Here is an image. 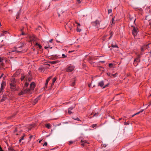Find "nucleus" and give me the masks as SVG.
<instances>
[{"label":"nucleus","mask_w":151,"mask_h":151,"mask_svg":"<svg viewBox=\"0 0 151 151\" xmlns=\"http://www.w3.org/2000/svg\"><path fill=\"white\" fill-rule=\"evenodd\" d=\"M62 56L63 58H65L66 57V56L64 54H63Z\"/></svg>","instance_id":"obj_37"},{"label":"nucleus","mask_w":151,"mask_h":151,"mask_svg":"<svg viewBox=\"0 0 151 151\" xmlns=\"http://www.w3.org/2000/svg\"><path fill=\"white\" fill-rule=\"evenodd\" d=\"M23 94H24V93L23 91H22L20 92L19 93V95L20 96L23 95Z\"/></svg>","instance_id":"obj_23"},{"label":"nucleus","mask_w":151,"mask_h":151,"mask_svg":"<svg viewBox=\"0 0 151 151\" xmlns=\"http://www.w3.org/2000/svg\"><path fill=\"white\" fill-rule=\"evenodd\" d=\"M151 105V102H150L149 103L148 106H149L150 105Z\"/></svg>","instance_id":"obj_52"},{"label":"nucleus","mask_w":151,"mask_h":151,"mask_svg":"<svg viewBox=\"0 0 151 151\" xmlns=\"http://www.w3.org/2000/svg\"><path fill=\"white\" fill-rule=\"evenodd\" d=\"M68 113L69 114H70L72 113V112L70 110H68Z\"/></svg>","instance_id":"obj_32"},{"label":"nucleus","mask_w":151,"mask_h":151,"mask_svg":"<svg viewBox=\"0 0 151 151\" xmlns=\"http://www.w3.org/2000/svg\"><path fill=\"white\" fill-rule=\"evenodd\" d=\"M9 151H15L12 147H9L8 148Z\"/></svg>","instance_id":"obj_16"},{"label":"nucleus","mask_w":151,"mask_h":151,"mask_svg":"<svg viewBox=\"0 0 151 151\" xmlns=\"http://www.w3.org/2000/svg\"><path fill=\"white\" fill-rule=\"evenodd\" d=\"M70 142V144H72V143H73V142H72V141H70V142Z\"/></svg>","instance_id":"obj_58"},{"label":"nucleus","mask_w":151,"mask_h":151,"mask_svg":"<svg viewBox=\"0 0 151 151\" xmlns=\"http://www.w3.org/2000/svg\"><path fill=\"white\" fill-rule=\"evenodd\" d=\"M35 83L34 82H32L30 85V89L31 90H33L35 87Z\"/></svg>","instance_id":"obj_8"},{"label":"nucleus","mask_w":151,"mask_h":151,"mask_svg":"<svg viewBox=\"0 0 151 151\" xmlns=\"http://www.w3.org/2000/svg\"><path fill=\"white\" fill-rule=\"evenodd\" d=\"M150 44H148L147 45H144L141 48V51H143L146 48V47H147Z\"/></svg>","instance_id":"obj_11"},{"label":"nucleus","mask_w":151,"mask_h":151,"mask_svg":"<svg viewBox=\"0 0 151 151\" xmlns=\"http://www.w3.org/2000/svg\"><path fill=\"white\" fill-rule=\"evenodd\" d=\"M108 85L109 84H106V85H105V86H104L103 87V88H105L106 87H107L108 86Z\"/></svg>","instance_id":"obj_38"},{"label":"nucleus","mask_w":151,"mask_h":151,"mask_svg":"<svg viewBox=\"0 0 151 151\" xmlns=\"http://www.w3.org/2000/svg\"><path fill=\"white\" fill-rule=\"evenodd\" d=\"M59 62V61L58 60H56L52 61H50L49 62V63L52 64H56Z\"/></svg>","instance_id":"obj_12"},{"label":"nucleus","mask_w":151,"mask_h":151,"mask_svg":"<svg viewBox=\"0 0 151 151\" xmlns=\"http://www.w3.org/2000/svg\"><path fill=\"white\" fill-rule=\"evenodd\" d=\"M104 85V82L103 81H101L98 83V86L102 87Z\"/></svg>","instance_id":"obj_9"},{"label":"nucleus","mask_w":151,"mask_h":151,"mask_svg":"<svg viewBox=\"0 0 151 151\" xmlns=\"http://www.w3.org/2000/svg\"><path fill=\"white\" fill-rule=\"evenodd\" d=\"M16 52H18V53H19V52H21V51H17V50H16Z\"/></svg>","instance_id":"obj_54"},{"label":"nucleus","mask_w":151,"mask_h":151,"mask_svg":"<svg viewBox=\"0 0 151 151\" xmlns=\"http://www.w3.org/2000/svg\"><path fill=\"white\" fill-rule=\"evenodd\" d=\"M143 111H144V109H142V110H141V111H140L139 112H140V113L143 112Z\"/></svg>","instance_id":"obj_46"},{"label":"nucleus","mask_w":151,"mask_h":151,"mask_svg":"<svg viewBox=\"0 0 151 151\" xmlns=\"http://www.w3.org/2000/svg\"><path fill=\"white\" fill-rule=\"evenodd\" d=\"M75 84V80H74V81H73V82H72V83L71 84V86H73Z\"/></svg>","instance_id":"obj_24"},{"label":"nucleus","mask_w":151,"mask_h":151,"mask_svg":"<svg viewBox=\"0 0 151 151\" xmlns=\"http://www.w3.org/2000/svg\"><path fill=\"white\" fill-rule=\"evenodd\" d=\"M112 12V10L111 9H109L108 10V14H109Z\"/></svg>","instance_id":"obj_22"},{"label":"nucleus","mask_w":151,"mask_h":151,"mask_svg":"<svg viewBox=\"0 0 151 151\" xmlns=\"http://www.w3.org/2000/svg\"><path fill=\"white\" fill-rule=\"evenodd\" d=\"M3 74H2L1 76H0V79L2 77Z\"/></svg>","instance_id":"obj_60"},{"label":"nucleus","mask_w":151,"mask_h":151,"mask_svg":"<svg viewBox=\"0 0 151 151\" xmlns=\"http://www.w3.org/2000/svg\"><path fill=\"white\" fill-rule=\"evenodd\" d=\"M24 79H26V80L27 79V77L26 78L25 77V76H23V77H22L21 78V80L22 81Z\"/></svg>","instance_id":"obj_19"},{"label":"nucleus","mask_w":151,"mask_h":151,"mask_svg":"<svg viewBox=\"0 0 151 151\" xmlns=\"http://www.w3.org/2000/svg\"><path fill=\"white\" fill-rule=\"evenodd\" d=\"M3 59L0 57V68H2V67L4 65V63L3 62Z\"/></svg>","instance_id":"obj_7"},{"label":"nucleus","mask_w":151,"mask_h":151,"mask_svg":"<svg viewBox=\"0 0 151 151\" xmlns=\"http://www.w3.org/2000/svg\"><path fill=\"white\" fill-rule=\"evenodd\" d=\"M16 81L14 78H12V79L11 83H10L11 88L14 89L15 88L16 86Z\"/></svg>","instance_id":"obj_1"},{"label":"nucleus","mask_w":151,"mask_h":151,"mask_svg":"<svg viewBox=\"0 0 151 151\" xmlns=\"http://www.w3.org/2000/svg\"><path fill=\"white\" fill-rule=\"evenodd\" d=\"M92 83H91L90 84H89L88 86L89 87H91V85Z\"/></svg>","instance_id":"obj_45"},{"label":"nucleus","mask_w":151,"mask_h":151,"mask_svg":"<svg viewBox=\"0 0 151 151\" xmlns=\"http://www.w3.org/2000/svg\"><path fill=\"white\" fill-rule=\"evenodd\" d=\"M17 128H16V129H15V130H14V132H17Z\"/></svg>","instance_id":"obj_56"},{"label":"nucleus","mask_w":151,"mask_h":151,"mask_svg":"<svg viewBox=\"0 0 151 151\" xmlns=\"http://www.w3.org/2000/svg\"><path fill=\"white\" fill-rule=\"evenodd\" d=\"M113 65V64L112 63H110L109 64V66L110 68Z\"/></svg>","instance_id":"obj_33"},{"label":"nucleus","mask_w":151,"mask_h":151,"mask_svg":"<svg viewBox=\"0 0 151 151\" xmlns=\"http://www.w3.org/2000/svg\"><path fill=\"white\" fill-rule=\"evenodd\" d=\"M60 9H58V13L59 16H60V14H59V11H60Z\"/></svg>","instance_id":"obj_41"},{"label":"nucleus","mask_w":151,"mask_h":151,"mask_svg":"<svg viewBox=\"0 0 151 151\" xmlns=\"http://www.w3.org/2000/svg\"><path fill=\"white\" fill-rule=\"evenodd\" d=\"M30 90L29 89H26L23 91L24 94H25L28 93L29 91Z\"/></svg>","instance_id":"obj_14"},{"label":"nucleus","mask_w":151,"mask_h":151,"mask_svg":"<svg viewBox=\"0 0 151 151\" xmlns=\"http://www.w3.org/2000/svg\"><path fill=\"white\" fill-rule=\"evenodd\" d=\"M35 45L36 46H38V47L40 49H41V46L39 45L38 43H36L35 44Z\"/></svg>","instance_id":"obj_17"},{"label":"nucleus","mask_w":151,"mask_h":151,"mask_svg":"<svg viewBox=\"0 0 151 151\" xmlns=\"http://www.w3.org/2000/svg\"><path fill=\"white\" fill-rule=\"evenodd\" d=\"M53 40L52 39H51L50 40L49 42H52Z\"/></svg>","instance_id":"obj_50"},{"label":"nucleus","mask_w":151,"mask_h":151,"mask_svg":"<svg viewBox=\"0 0 151 151\" xmlns=\"http://www.w3.org/2000/svg\"><path fill=\"white\" fill-rule=\"evenodd\" d=\"M81 142L82 143L81 145H82L84 146L85 144H87V142L86 140H81Z\"/></svg>","instance_id":"obj_10"},{"label":"nucleus","mask_w":151,"mask_h":151,"mask_svg":"<svg viewBox=\"0 0 151 151\" xmlns=\"http://www.w3.org/2000/svg\"><path fill=\"white\" fill-rule=\"evenodd\" d=\"M140 55H138L136 59H135L134 60V64H136V62H138L140 61L139 58H140Z\"/></svg>","instance_id":"obj_6"},{"label":"nucleus","mask_w":151,"mask_h":151,"mask_svg":"<svg viewBox=\"0 0 151 151\" xmlns=\"http://www.w3.org/2000/svg\"><path fill=\"white\" fill-rule=\"evenodd\" d=\"M137 30L136 28L135 27H134L133 30H132V34L134 36H135L137 34Z\"/></svg>","instance_id":"obj_4"},{"label":"nucleus","mask_w":151,"mask_h":151,"mask_svg":"<svg viewBox=\"0 0 151 151\" xmlns=\"http://www.w3.org/2000/svg\"><path fill=\"white\" fill-rule=\"evenodd\" d=\"M4 83H2L1 85V87L0 89V93H1L2 92V90L4 89V87L3 86Z\"/></svg>","instance_id":"obj_13"},{"label":"nucleus","mask_w":151,"mask_h":151,"mask_svg":"<svg viewBox=\"0 0 151 151\" xmlns=\"http://www.w3.org/2000/svg\"><path fill=\"white\" fill-rule=\"evenodd\" d=\"M77 1L78 4H80L81 3L80 0H77Z\"/></svg>","instance_id":"obj_40"},{"label":"nucleus","mask_w":151,"mask_h":151,"mask_svg":"<svg viewBox=\"0 0 151 151\" xmlns=\"http://www.w3.org/2000/svg\"><path fill=\"white\" fill-rule=\"evenodd\" d=\"M148 16H147L146 17V19H148Z\"/></svg>","instance_id":"obj_61"},{"label":"nucleus","mask_w":151,"mask_h":151,"mask_svg":"<svg viewBox=\"0 0 151 151\" xmlns=\"http://www.w3.org/2000/svg\"><path fill=\"white\" fill-rule=\"evenodd\" d=\"M7 33H8V32L6 31H3L2 33L1 34V35H0V36H3L5 34H6Z\"/></svg>","instance_id":"obj_15"},{"label":"nucleus","mask_w":151,"mask_h":151,"mask_svg":"<svg viewBox=\"0 0 151 151\" xmlns=\"http://www.w3.org/2000/svg\"><path fill=\"white\" fill-rule=\"evenodd\" d=\"M75 68L73 65L71 64L68 65L67 66L66 70L68 72H71L74 70Z\"/></svg>","instance_id":"obj_2"},{"label":"nucleus","mask_w":151,"mask_h":151,"mask_svg":"<svg viewBox=\"0 0 151 151\" xmlns=\"http://www.w3.org/2000/svg\"><path fill=\"white\" fill-rule=\"evenodd\" d=\"M135 115H135V114H134V115H132V117H134V116H135Z\"/></svg>","instance_id":"obj_57"},{"label":"nucleus","mask_w":151,"mask_h":151,"mask_svg":"<svg viewBox=\"0 0 151 151\" xmlns=\"http://www.w3.org/2000/svg\"><path fill=\"white\" fill-rule=\"evenodd\" d=\"M44 48H45V49H47V48H48V47H46V46H45V47Z\"/></svg>","instance_id":"obj_59"},{"label":"nucleus","mask_w":151,"mask_h":151,"mask_svg":"<svg viewBox=\"0 0 151 151\" xmlns=\"http://www.w3.org/2000/svg\"><path fill=\"white\" fill-rule=\"evenodd\" d=\"M77 26H80V24L79 23H77Z\"/></svg>","instance_id":"obj_47"},{"label":"nucleus","mask_w":151,"mask_h":151,"mask_svg":"<svg viewBox=\"0 0 151 151\" xmlns=\"http://www.w3.org/2000/svg\"><path fill=\"white\" fill-rule=\"evenodd\" d=\"M74 108V107L73 106L70 107L68 109V110H70L71 111L72 110L73 108Z\"/></svg>","instance_id":"obj_28"},{"label":"nucleus","mask_w":151,"mask_h":151,"mask_svg":"<svg viewBox=\"0 0 151 151\" xmlns=\"http://www.w3.org/2000/svg\"><path fill=\"white\" fill-rule=\"evenodd\" d=\"M77 32H80L81 31V29H79V28L78 27L77 29Z\"/></svg>","instance_id":"obj_26"},{"label":"nucleus","mask_w":151,"mask_h":151,"mask_svg":"<svg viewBox=\"0 0 151 151\" xmlns=\"http://www.w3.org/2000/svg\"><path fill=\"white\" fill-rule=\"evenodd\" d=\"M117 74V73H116L114 74H112L111 76H112L113 77H115L116 76V75Z\"/></svg>","instance_id":"obj_31"},{"label":"nucleus","mask_w":151,"mask_h":151,"mask_svg":"<svg viewBox=\"0 0 151 151\" xmlns=\"http://www.w3.org/2000/svg\"><path fill=\"white\" fill-rule=\"evenodd\" d=\"M31 80V79H29V78L28 79V81H30Z\"/></svg>","instance_id":"obj_62"},{"label":"nucleus","mask_w":151,"mask_h":151,"mask_svg":"<svg viewBox=\"0 0 151 151\" xmlns=\"http://www.w3.org/2000/svg\"><path fill=\"white\" fill-rule=\"evenodd\" d=\"M24 138V136L22 137V138L19 140V142H21V141Z\"/></svg>","instance_id":"obj_30"},{"label":"nucleus","mask_w":151,"mask_h":151,"mask_svg":"<svg viewBox=\"0 0 151 151\" xmlns=\"http://www.w3.org/2000/svg\"><path fill=\"white\" fill-rule=\"evenodd\" d=\"M40 95L38 96L36 99H35L34 100V102L33 103V104L34 105H35L36 104L37 101H38L40 99Z\"/></svg>","instance_id":"obj_5"},{"label":"nucleus","mask_w":151,"mask_h":151,"mask_svg":"<svg viewBox=\"0 0 151 151\" xmlns=\"http://www.w3.org/2000/svg\"><path fill=\"white\" fill-rule=\"evenodd\" d=\"M48 81H46V82L45 83V88H47V84L48 83Z\"/></svg>","instance_id":"obj_20"},{"label":"nucleus","mask_w":151,"mask_h":151,"mask_svg":"<svg viewBox=\"0 0 151 151\" xmlns=\"http://www.w3.org/2000/svg\"><path fill=\"white\" fill-rule=\"evenodd\" d=\"M45 126L48 129H49L50 127V124H46L45 125Z\"/></svg>","instance_id":"obj_18"},{"label":"nucleus","mask_w":151,"mask_h":151,"mask_svg":"<svg viewBox=\"0 0 151 151\" xmlns=\"http://www.w3.org/2000/svg\"><path fill=\"white\" fill-rule=\"evenodd\" d=\"M111 46L112 47H113V48H114V47H117V48H118V47H117V46L116 45H111Z\"/></svg>","instance_id":"obj_21"},{"label":"nucleus","mask_w":151,"mask_h":151,"mask_svg":"<svg viewBox=\"0 0 151 151\" xmlns=\"http://www.w3.org/2000/svg\"><path fill=\"white\" fill-rule=\"evenodd\" d=\"M21 31L22 32V33L21 34V35H25V34L23 32L22 29H21Z\"/></svg>","instance_id":"obj_35"},{"label":"nucleus","mask_w":151,"mask_h":151,"mask_svg":"<svg viewBox=\"0 0 151 151\" xmlns=\"http://www.w3.org/2000/svg\"><path fill=\"white\" fill-rule=\"evenodd\" d=\"M140 113V112H138L137 113H136V114H135V115H137V114H139Z\"/></svg>","instance_id":"obj_43"},{"label":"nucleus","mask_w":151,"mask_h":151,"mask_svg":"<svg viewBox=\"0 0 151 151\" xmlns=\"http://www.w3.org/2000/svg\"><path fill=\"white\" fill-rule=\"evenodd\" d=\"M107 74L108 76H111V75L112 74H111L109 73H107Z\"/></svg>","instance_id":"obj_34"},{"label":"nucleus","mask_w":151,"mask_h":151,"mask_svg":"<svg viewBox=\"0 0 151 151\" xmlns=\"http://www.w3.org/2000/svg\"><path fill=\"white\" fill-rule=\"evenodd\" d=\"M97 126V124H93L92 126V127L93 128H94V127H96Z\"/></svg>","instance_id":"obj_29"},{"label":"nucleus","mask_w":151,"mask_h":151,"mask_svg":"<svg viewBox=\"0 0 151 151\" xmlns=\"http://www.w3.org/2000/svg\"><path fill=\"white\" fill-rule=\"evenodd\" d=\"M97 114H97H94V115H93V116H96V114Z\"/></svg>","instance_id":"obj_63"},{"label":"nucleus","mask_w":151,"mask_h":151,"mask_svg":"<svg viewBox=\"0 0 151 151\" xmlns=\"http://www.w3.org/2000/svg\"><path fill=\"white\" fill-rule=\"evenodd\" d=\"M33 137V136H30L29 138V139H30Z\"/></svg>","instance_id":"obj_44"},{"label":"nucleus","mask_w":151,"mask_h":151,"mask_svg":"<svg viewBox=\"0 0 151 151\" xmlns=\"http://www.w3.org/2000/svg\"><path fill=\"white\" fill-rule=\"evenodd\" d=\"M114 19V18H112V20H111V21H112V23H113Z\"/></svg>","instance_id":"obj_48"},{"label":"nucleus","mask_w":151,"mask_h":151,"mask_svg":"<svg viewBox=\"0 0 151 151\" xmlns=\"http://www.w3.org/2000/svg\"><path fill=\"white\" fill-rule=\"evenodd\" d=\"M29 85V84L28 83H25V86L26 87H27Z\"/></svg>","instance_id":"obj_36"},{"label":"nucleus","mask_w":151,"mask_h":151,"mask_svg":"<svg viewBox=\"0 0 151 151\" xmlns=\"http://www.w3.org/2000/svg\"><path fill=\"white\" fill-rule=\"evenodd\" d=\"M52 77L50 76L49 77L47 80V81L49 82V81L51 78Z\"/></svg>","instance_id":"obj_27"},{"label":"nucleus","mask_w":151,"mask_h":151,"mask_svg":"<svg viewBox=\"0 0 151 151\" xmlns=\"http://www.w3.org/2000/svg\"><path fill=\"white\" fill-rule=\"evenodd\" d=\"M111 36L110 37H109V39H110L112 37V34H111Z\"/></svg>","instance_id":"obj_49"},{"label":"nucleus","mask_w":151,"mask_h":151,"mask_svg":"<svg viewBox=\"0 0 151 151\" xmlns=\"http://www.w3.org/2000/svg\"><path fill=\"white\" fill-rule=\"evenodd\" d=\"M54 83H53V82L52 83V85H53L54 84Z\"/></svg>","instance_id":"obj_64"},{"label":"nucleus","mask_w":151,"mask_h":151,"mask_svg":"<svg viewBox=\"0 0 151 151\" xmlns=\"http://www.w3.org/2000/svg\"><path fill=\"white\" fill-rule=\"evenodd\" d=\"M92 25L95 27L96 28H98L99 26L100 22L99 21L96 20L95 22H93L92 23Z\"/></svg>","instance_id":"obj_3"},{"label":"nucleus","mask_w":151,"mask_h":151,"mask_svg":"<svg viewBox=\"0 0 151 151\" xmlns=\"http://www.w3.org/2000/svg\"><path fill=\"white\" fill-rule=\"evenodd\" d=\"M19 13H18V15H17V17H16V18H17V19H18V16H19Z\"/></svg>","instance_id":"obj_53"},{"label":"nucleus","mask_w":151,"mask_h":151,"mask_svg":"<svg viewBox=\"0 0 151 151\" xmlns=\"http://www.w3.org/2000/svg\"><path fill=\"white\" fill-rule=\"evenodd\" d=\"M75 119V120H78V121L80 120H79V119L78 118H76V119Z\"/></svg>","instance_id":"obj_51"},{"label":"nucleus","mask_w":151,"mask_h":151,"mask_svg":"<svg viewBox=\"0 0 151 151\" xmlns=\"http://www.w3.org/2000/svg\"><path fill=\"white\" fill-rule=\"evenodd\" d=\"M47 145V143L46 142H45L43 146H46Z\"/></svg>","instance_id":"obj_39"},{"label":"nucleus","mask_w":151,"mask_h":151,"mask_svg":"<svg viewBox=\"0 0 151 151\" xmlns=\"http://www.w3.org/2000/svg\"><path fill=\"white\" fill-rule=\"evenodd\" d=\"M56 80V78L55 77L54 78L52 79V82H53V83H54Z\"/></svg>","instance_id":"obj_25"},{"label":"nucleus","mask_w":151,"mask_h":151,"mask_svg":"<svg viewBox=\"0 0 151 151\" xmlns=\"http://www.w3.org/2000/svg\"><path fill=\"white\" fill-rule=\"evenodd\" d=\"M42 141V140H40L39 141V143H40Z\"/></svg>","instance_id":"obj_55"},{"label":"nucleus","mask_w":151,"mask_h":151,"mask_svg":"<svg viewBox=\"0 0 151 151\" xmlns=\"http://www.w3.org/2000/svg\"><path fill=\"white\" fill-rule=\"evenodd\" d=\"M5 98L4 97L2 99H1V101H4L5 100Z\"/></svg>","instance_id":"obj_42"}]
</instances>
